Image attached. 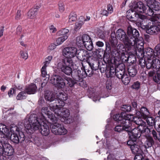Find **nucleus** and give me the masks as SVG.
I'll return each instance as SVG.
<instances>
[{
	"instance_id": "f257e3e1",
	"label": "nucleus",
	"mask_w": 160,
	"mask_h": 160,
	"mask_svg": "<svg viewBox=\"0 0 160 160\" xmlns=\"http://www.w3.org/2000/svg\"><path fill=\"white\" fill-rule=\"evenodd\" d=\"M77 49L74 47H67L62 50V54L65 57L58 62L55 67L59 71L70 75L72 72L73 62L72 58L77 55Z\"/></svg>"
},
{
	"instance_id": "f03ea898",
	"label": "nucleus",
	"mask_w": 160,
	"mask_h": 160,
	"mask_svg": "<svg viewBox=\"0 0 160 160\" xmlns=\"http://www.w3.org/2000/svg\"><path fill=\"white\" fill-rule=\"evenodd\" d=\"M137 47H135V51L133 49L129 50L125 48L123 44H119L117 46V49L112 50V56L115 61H121L123 62L132 64L136 61V56L133 54H136V51L138 50Z\"/></svg>"
},
{
	"instance_id": "7ed1b4c3",
	"label": "nucleus",
	"mask_w": 160,
	"mask_h": 160,
	"mask_svg": "<svg viewBox=\"0 0 160 160\" xmlns=\"http://www.w3.org/2000/svg\"><path fill=\"white\" fill-rule=\"evenodd\" d=\"M37 115L35 114L31 115L28 119H25L24 121V127L28 131L31 133L33 131L39 130L43 136H47L50 133L48 126L45 122L36 119Z\"/></svg>"
},
{
	"instance_id": "20e7f679",
	"label": "nucleus",
	"mask_w": 160,
	"mask_h": 160,
	"mask_svg": "<svg viewBox=\"0 0 160 160\" xmlns=\"http://www.w3.org/2000/svg\"><path fill=\"white\" fill-rule=\"evenodd\" d=\"M136 51L137 57L139 59V63L143 67L145 66L149 68L151 66L149 62L155 58L153 50L150 48L143 49L144 43L142 41H139Z\"/></svg>"
},
{
	"instance_id": "39448f33",
	"label": "nucleus",
	"mask_w": 160,
	"mask_h": 160,
	"mask_svg": "<svg viewBox=\"0 0 160 160\" xmlns=\"http://www.w3.org/2000/svg\"><path fill=\"white\" fill-rule=\"evenodd\" d=\"M131 128V129L127 131L129 132L130 139L133 141H136L137 138H139L141 133H145L147 135L150 132L145 122L140 118H133V116Z\"/></svg>"
},
{
	"instance_id": "423d86ee",
	"label": "nucleus",
	"mask_w": 160,
	"mask_h": 160,
	"mask_svg": "<svg viewBox=\"0 0 160 160\" xmlns=\"http://www.w3.org/2000/svg\"><path fill=\"white\" fill-rule=\"evenodd\" d=\"M113 119L117 121L118 125L114 128V130L118 132H120L124 130L127 131L131 129L132 121L133 120V116L127 115L124 112L120 114H117L113 117Z\"/></svg>"
},
{
	"instance_id": "0eeeda50",
	"label": "nucleus",
	"mask_w": 160,
	"mask_h": 160,
	"mask_svg": "<svg viewBox=\"0 0 160 160\" xmlns=\"http://www.w3.org/2000/svg\"><path fill=\"white\" fill-rule=\"evenodd\" d=\"M116 36L120 41L123 42L125 45L124 48H126L128 50H130V48H129V42L128 40V36L122 29H119L117 31L116 35L115 32L112 33L111 34L109 41L112 47V51L114 49H117V46H116L117 45L118 41L116 37Z\"/></svg>"
},
{
	"instance_id": "6e6552de",
	"label": "nucleus",
	"mask_w": 160,
	"mask_h": 160,
	"mask_svg": "<svg viewBox=\"0 0 160 160\" xmlns=\"http://www.w3.org/2000/svg\"><path fill=\"white\" fill-rule=\"evenodd\" d=\"M140 27L145 30L147 33L151 35H156L160 32V23L155 22L151 18L148 19L147 17L141 22Z\"/></svg>"
},
{
	"instance_id": "1a4fd4ad",
	"label": "nucleus",
	"mask_w": 160,
	"mask_h": 160,
	"mask_svg": "<svg viewBox=\"0 0 160 160\" xmlns=\"http://www.w3.org/2000/svg\"><path fill=\"white\" fill-rule=\"evenodd\" d=\"M50 107L51 109L53 110V112L55 116L57 118V119H59L65 123H70L72 122L70 118H68L70 114L68 109L66 108L62 109V107H59V106L54 108L50 106Z\"/></svg>"
},
{
	"instance_id": "9d476101",
	"label": "nucleus",
	"mask_w": 160,
	"mask_h": 160,
	"mask_svg": "<svg viewBox=\"0 0 160 160\" xmlns=\"http://www.w3.org/2000/svg\"><path fill=\"white\" fill-rule=\"evenodd\" d=\"M127 33L130 50L133 49L135 51L136 50L135 47L138 46V42L140 41H143L142 40H138V38L139 36L138 31L136 29L133 28L131 26L128 27Z\"/></svg>"
},
{
	"instance_id": "9b49d317",
	"label": "nucleus",
	"mask_w": 160,
	"mask_h": 160,
	"mask_svg": "<svg viewBox=\"0 0 160 160\" xmlns=\"http://www.w3.org/2000/svg\"><path fill=\"white\" fill-rule=\"evenodd\" d=\"M9 139L4 138L0 140V159L2 158L5 160L6 157L4 156H11L14 153V150L12 146L9 143Z\"/></svg>"
},
{
	"instance_id": "f8f14e48",
	"label": "nucleus",
	"mask_w": 160,
	"mask_h": 160,
	"mask_svg": "<svg viewBox=\"0 0 160 160\" xmlns=\"http://www.w3.org/2000/svg\"><path fill=\"white\" fill-rule=\"evenodd\" d=\"M131 8L137 13H144L148 16H151L153 15V11L152 10L148 9L142 2H134L131 6Z\"/></svg>"
},
{
	"instance_id": "ddd939ff",
	"label": "nucleus",
	"mask_w": 160,
	"mask_h": 160,
	"mask_svg": "<svg viewBox=\"0 0 160 160\" xmlns=\"http://www.w3.org/2000/svg\"><path fill=\"white\" fill-rule=\"evenodd\" d=\"M54 105V103L53 104L51 103L49 107H42L41 109V114L40 116H39L38 118L37 116L36 119L41 120L42 122H44L46 121V117H47L50 119L51 121L53 120L54 122H56V117L55 116V114L54 115L52 114V112L50 110H51L52 111H53V110L50 108V106L51 105Z\"/></svg>"
},
{
	"instance_id": "4468645a",
	"label": "nucleus",
	"mask_w": 160,
	"mask_h": 160,
	"mask_svg": "<svg viewBox=\"0 0 160 160\" xmlns=\"http://www.w3.org/2000/svg\"><path fill=\"white\" fill-rule=\"evenodd\" d=\"M66 77H63L58 75H52L50 79V82L59 89H64L66 87Z\"/></svg>"
},
{
	"instance_id": "2eb2a0df",
	"label": "nucleus",
	"mask_w": 160,
	"mask_h": 160,
	"mask_svg": "<svg viewBox=\"0 0 160 160\" xmlns=\"http://www.w3.org/2000/svg\"><path fill=\"white\" fill-rule=\"evenodd\" d=\"M126 14L127 18L130 21L136 22L138 20L139 22L137 23H139L138 25L139 26L141 22L145 19L147 17L141 13H137L131 8L127 11Z\"/></svg>"
},
{
	"instance_id": "dca6fc26",
	"label": "nucleus",
	"mask_w": 160,
	"mask_h": 160,
	"mask_svg": "<svg viewBox=\"0 0 160 160\" xmlns=\"http://www.w3.org/2000/svg\"><path fill=\"white\" fill-rule=\"evenodd\" d=\"M68 98L67 94L63 92H61L58 94L56 97V99L55 100V102H54V105H51L52 107H57L59 106V107H63L65 105L64 101L66 100Z\"/></svg>"
},
{
	"instance_id": "f3484780",
	"label": "nucleus",
	"mask_w": 160,
	"mask_h": 160,
	"mask_svg": "<svg viewBox=\"0 0 160 160\" xmlns=\"http://www.w3.org/2000/svg\"><path fill=\"white\" fill-rule=\"evenodd\" d=\"M10 136L11 141L13 143L18 144L19 143H22L25 140V136L23 132H20L19 134L17 133H11Z\"/></svg>"
},
{
	"instance_id": "a211bd4d",
	"label": "nucleus",
	"mask_w": 160,
	"mask_h": 160,
	"mask_svg": "<svg viewBox=\"0 0 160 160\" xmlns=\"http://www.w3.org/2000/svg\"><path fill=\"white\" fill-rule=\"evenodd\" d=\"M90 73L88 74L90 76ZM88 74L85 70H77L75 71L73 73V78L76 81L82 82V79L86 78Z\"/></svg>"
},
{
	"instance_id": "6ab92c4d",
	"label": "nucleus",
	"mask_w": 160,
	"mask_h": 160,
	"mask_svg": "<svg viewBox=\"0 0 160 160\" xmlns=\"http://www.w3.org/2000/svg\"><path fill=\"white\" fill-rule=\"evenodd\" d=\"M136 114L137 117H134L133 118H137L141 119H146L147 117L150 116V112L148 110L146 107H143L141 108L140 111H136Z\"/></svg>"
},
{
	"instance_id": "aec40b11",
	"label": "nucleus",
	"mask_w": 160,
	"mask_h": 160,
	"mask_svg": "<svg viewBox=\"0 0 160 160\" xmlns=\"http://www.w3.org/2000/svg\"><path fill=\"white\" fill-rule=\"evenodd\" d=\"M0 140L4 138L9 139V130L6 126L2 123L0 124Z\"/></svg>"
},
{
	"instance_id": "412c9836",
	"label": "nucleus",
	"mask_w": 160,
	"mask_h": 160,
	"mask_svg": "<svg viewBox=\"0 0 160 160\" xmlns=\"http://www.w3.org/2000/svg\"><path fill=\"white\" fill-rule=\"evenodd\" d=\"M147 8L148 9L154 10L155 11L160 10V3L155 0H152L146 2Z\"/></svg>"
},
{
	"instance_id": "4be33fe9",
	"label": "nucleus",
	"mask_w": 160,
	"mask_h": 160,
	"mask_svg": "<svg viewBox=\"0 0 160 160\" xmlns=\"http://www.w3.org/2000/svg\"><path fill=\"white\" fill-rule=\"evenodd\" d=\"M149 62H150L149 63L151 65V67L148 68V67H146L147 69H152L154 71L160 69V61L159 59L155 58L154 59H152V61H150Z\"/></svg>"
},
{
	"instance_id": "5701e85b",
	"label": "nucleus",
	"mask_w": 160,
	"mask_h": 160,
	"mask_svg": "<svg viewBox=\"0 0 160 160\" xmlns=\"http://www.w3.org/2000/svg\"><path fill=\"white\" fill-rule=\"evenodd\" d=\"M56 97L55 94L51 91H47L45 93L44 98L45 100L50 102L54 101V102H55Z\"/></svg>"
},
{
	"instance_id": "b1692460",
	"label": "nucleus",
	"mask_w": 160,
	"mask_h": 160,
	"mask_svg": "<svg viewBox=\"0 0 160 160\" xmlns=\"http://www.w3.org/2000/svg\"><path fill=\"white\" fill-rule=\"evenodd\" d=\"M87 55L88 52L82 49L77 50V57L80 61H83L85 60L87 57Z\"/></svg>"
},
{
	"instance_id": "393cba45",
	"label": "nucleus",
	"mask_w": 160,
	"mask_h": 160,
	"mask_svg": "<svg viewBox=\"0 0 160 160\" xmlns=\"http://www.w3.org/2000/svg\"><path fill=\"white\" fill-rule=\"evenodd\" d=\"M42 76L43 78H46L44 79V81L42 83L41 87H44L48 82L49 76L48 74H47L46 71V67L43 66L41 70Z\"/></svg>"
},
{
	"instance_id": "a878e982",
	"label": "nucleus",
	"mask_w": 160,
	"mask_h": 160,
	"mask_svg": "<svg viewBox=\"0 0 160 160\" xmlns=\"http://www.w3.org/2000/svg\"><path fill=\"white\" fill-rule=\"evenodd\" d=\"M22 128H23V126L20 127L19 125L17 126L15 124H12L10 127V132L12 134L14 133L19 134L20 132H22Z\"/></svg>"
},
{
	"instance_id": "bb28decb",
	"label": "nucleus",
	"mask_w": 160,
	"mask_h": 160,
	"mask_svg": "<svg viewBox=\"0 0 160 160\" xmlns=\"http://www.w3.org/2000/svg\"><path fill=\"white\" fill-rule=\"evenodd\" d=\"M37 89L36 85L32 83L26 87L25 91L28 94H33L36 92Z\"/></svg>"
},
{
	"instance_id": "cd10ccee",
	"label": "nucleus",
	"mask_w": 160,
	"mask_h": 160,
	"mask_svg": "<svg viewBox=\"0 0 160 160\" xmlns=\"http://www.w3.org/2000/svg\"><path fill=\"white\" fill-rule=\"evenodd\" d=\"M38 8L39 7H36V8L30 10L27 13L28 18L30 19L35 18L38 14Z\"/></svg>"
},
{
	"instance_id": "c85d7f7f",
	"label": "nucleus",
	"mask_w": 160,
	"mask_h": 160,
	"mask_svg": "<svg viewBox=\"0 0 160 160\" xmlns=\"http://www.w3.org/2000/svg\"><path fill=\"white\" fill-rule=\"evenodd\" d=\"M130 148L132 153L134 154H140L142 153L140 147L137 145L132 144Z\"/></svg>"
},
{
	"instance_id": "c756f323",
	"label": "nucleus",
	"mask_w": 160,
	"mask_h": 160,
	"mask_svg": "<svg viewBox=\"0 0 160 160\" xmlns=\"http://www.w3.org/2000/svg\"><path fill=\"white\" fill-rule=\"evenodd\" d=\"M51 121L52 122V123L50 125V128L51 129V130L52 133L55 134V133L53 132V129L54 128L56 130V131H58L59 130V128L61 126L60 124H59L58 123H57L58 121L57 118H56V121L54 122V120H51Z\"/></svg>"
},
{
	"instance_id": "7c9ffc66",
	"label": "nucleus",
	"mask_w": 160,
	"mask_h": 160,
	"mask_svg": "<svg viewBox=\"0 0 160 160\" xmlns=\"http://www.w3.org/2000/svg\"><path fill=\"white\" fill-rule=\"evenodd\" d=\"M53 132L55 133V135H64L66 134L67 132V130L65 128L61 125V126L59 128L58 131H56L55 128L53 129Z\"/></svg>"
},
{
	"instance_id": "2f4dec72",
	"label": "nucleus",
	"mask_w": 160,
	"mask_h": 160,
	"mask_svg": "<svg viewBox=\"0 0 160 160\" xmlns=\"http://www.w3.org/2000/svg\"><path fill=\"white\" fill-rule=\"evenodd\" d=\"M154 143L153 138L151 137L147 138L144 143V146L146 148L151 147Z\"/></svg>"
},
{
	"instance_id": "473e14b6",
	"label": "nucleus",
	"mask_w": 160,
	"mask_h": 160,
	"mask_svg": "<svg viewBox=\"0 0 160 160\" xmlns=\"http://www.w3.org/2000/svg\"><path fill=\"white\" fill-rule=\"evenodd\" d=\"M68 38V35L62 36L58 38L56 40V43L57 45H60L62 44Z\"/></svg>"
},
{
	"instance_id": "72a5a7b5",
	"label": "nucleus",
	"mask_w": 160,
	"mask_h": 160,
	"mask_svg": "<svg viewBox=\"0 0 160 160\" xmlns=\"http://www.w3.org/2000/svg\"><path fill=\"white\" fill-rule=\"evenodd\" d=\"M77 15L74 12H71L69 16L68 22L70 24H71L72 22H75L77 19Z\"/></svg>"
},
{
	"instance_id": "f704fd0d",
	"label": "nucleus",
	"mask_w": 160,
	"mask_h": 160,
	"mask_svg": "<svg viewBox=\"0 0 160 160\" xmlns=\"http://www.w3.org/2000/svg\"><path fill=\"white\" fill-rule=\"evenodd\" d=\"M128 71L129 76L132 77H134L137 72L136 69L134 67L131 66L128 68Z\"/></svg>"
},
{
	"instance_id": "c9c22d12",
	"label": "nucleus",
	"mask_w": 160,
	"mask_h": 160,
	"mask_svg": "<svg viewBox=\"0 0 160 160\" xmlns=\"http://www.w3.org/2000/svg\"><path fill=\"white\" fill-rule=\"evenodd\" d=\"M66 83L70 87H73L76 83V82L73 80L71 78L66 77Z\"/></svg>"
},
{
	"instance_id": "e433bc0d",
	"label": "nucleus",
	"mask_w": 160,
	"mask_h": 160,
	"mask_svg": "<svg viewBox=\"0 0 160 160\" xmlns=\"http://www.w3.org/2000/svg\"><path fill=\"white\" fill-rule=\"evenodd\" d=\"M69 32V31L68 29L62 28L58 31L57 32V34L59 36H64L68 35Z\"/></svg>"
},
{
	"instance_id": "4c0bfd02",
	"label": "nucleus",
	"mask_w": 160,
	"mask_h": 160,
	"mask_svg": "<svg viewBox=\"0 0 160 160\" xmlns=\"http://www.w3.org/2000/svg\"><path fill=\"white\" fill-rule=\"evenodd\" d=\"M122 82L125 85H128L130 81V78L127 74L125 73L121 79Z\"/></svg>"
},
{
	"instance_id": "58836bf2",
	"label": "nucleus",
	"mask_w": 160,
	"mask_h": 160,
	"mask_svg": "<svg viewBox=\"0 0 160 160\" xmlns=\"http://www.w3.org/2000/svg\"><path fill=\"white\" fill-rule=\"evenodd\" d=\"M76 44L78 47H82L84 45V43L81 36H78L76 38Z\"/></svg>"
},
{
	"instance_id": "ea45409f",
	"label": "nucleus",
	"mask_w": 160,
	"mask_h": 160,
	"mask_svg": "<svg viewBox=\"0 0 160 160\" xmlns=\"http://www.w3.org/2000/svg\"><path fill=\"white\" fill-rule=\"evenodd\" d=\"M116 70V69L113 67H111L109 72H107V76L108 78L112 77L114 75H115Z\"/></svg>"
},
{
	"instance_id": "a19ab883",
	"label": "nucleus",
	"mask_w": 160,
	"mask_h": 160,
	"mask_svg": "<svg viewBox=\"0 0 160 160\" xmlns=\"http://www.w3.org/2000/svg\"><path fill=\"white\" fill-rule=\"evenodd\" d=\"M89 65L92 70H96L99 67V62H95L94 63L89 62Z\"/></svg>"
},
{
	"instance_id": "79ce46f5",
	"label": "nucleus",
	"mask_w": 160,
	"mask_h": 160,
	"mask_svg": "<svg viewBox=\"0 0 160 160\" xmlns=\"http://www.w3.org/2000/svg\"><path fill=\"white\" fill-rule=\"evenodd\" d=\"M83 46H84L88 50L90 51L92 50L93 47V44L92 40L90 41L86 42L84 44Z\"/></svg>"
},
{
	"instance_id": "37998d69",
	"label": "nucleus",
	"mask_w": 160,
	"mask_h": 160,
	"mask_svg": "<svg viewBox=\"0 0 160 160\" xmlns=\"http://www.w3.org/2000/svg\"><path fill=\"white\" fill-rule=\"evenodd\" d=\"M146 119V122L148 125L152 126L155 124V120L153 118L149 116L147 117Z\"/></svg>"
},
{
	"instance_id": "c03bdc74",
	"label": "nucleus",
	"mask_w": 160,
	"mask_h": 160,
	"mask_svg": "<svg viewBox=\"0 0 160 160\" xmlns=\"http://www.w3.org/2000/svg\"><path fill=\"white\" fill-rule=\"evenodd\" d=\"M84 22L82 21H79L75 23L74 27V30L75 31H78L80 29L82 25L83 24Z\"/></svg>"
},
{
	"instance_id": "a18cd8bd",
	"label": "nucleus",
	"mask_w": 160,
	"mask_h": 160,
	"mask_svg": "<svg viewBox=\"0 0 160 160\" xmlns=\"http://www.w3.org/2000/svg\"><path fill=\"white\" fill-rule=\"evenodd\" d=\"M26 97V94L24 92H21L18 94L17 99L18 100L25 99Z\"/></svg>"
},
{
	"instance_id": "49530a36",
	"label": "nucleus",
	"mask_w": 160,
	"mask_h": 160,
	"mask_svg": "<svg viewBox=\"0 0 160 160\" xmlns=\"http://www.w3.org/2000/svg\"><path fill=\"white\" fill-rule=\"evenodd\" d=\"M131 107L130 106L128 105H125L122 106V107L121 110L123 112H124L125 113V112H129L131 110ZM125 113L127 115V114ZM128 114H127L128 115Z\"/></svg>"
},
{
	"instance_id": "de8ad7c7",
	"label": "nucleus",
	"mask_w": 160,
	"mask_h": 160,
	"mask_svg": "<svg viewBox=\"0 0 160 160\" xmlns=\"http://www.w3.org/2000/svg\"><path fill=\"white\" fill-rule=\"evenodd\" d=\"M125 73L124 72V70H120L115 73V75L116 77L119 79H121L123 75Z\"/></svg>"
},
{
	"instance_id": "09e8293b",
	"label": "nucleus",
	"mask_w": 160,
	"mask_h": 160,
	"mask_svg": "<svg viewBox=\"0 0 160 160\" xmlns=\"http://www.w3.org/2000/svg\"><path fill=\"white\" fill-rule=\"evenodd\" d=\"M34 142L35 144L39 146L41 145L42 142V139L41 138L35 137L34 138Z\"/></svg>"
},
{
	"instance_id": "8fccbe9b",
	"label": "nucleus",
	"mask_w": 160,
	"mask_h": 160,
	"mask_svg": "<svg viewBox=\"0 0 160 160\" xmlns=\"http://www.w3.org/2000/svg\"><path fill=\"white\" fill-rule=\"evenodd\" d=\"M52 56H49L45 59V61L43 63V66L47 67L50 63L52 59Z\"/></svg>"
},
{
	"instance_id": "3c124183",
	"label": "nucleus",
	"mask_w": 160,
	"mask_h": 160,
	"mask_svg": "<svg viewBox=\"0 0 160 160\" xmlns=\"http://www.w3.org/2000/svg\"><path fill=\"white\" fill-rule=\"evenodd\" d=\"M152 17L150 18L152 20L155 21V22L160 23V14H154Z\"/></svg>"
},
{
	"instance_id": "603ef678",
	"label": "nucleus",
	"mask_w": 160,
	"mask_h": 160,
	"mask_svg": "<svg viewBox=\"0 0 160 160\" xmlns=\"http://www.w3.org/2000/svg\"><path fill=\"white\" fill-rule=\"evenodd\" d=\"M81 37L82 38L84 44L86 42L90 41L92 40L90 37L87 34H83Z\"/></svg>"
},
{
	"instance_id": "864d4df0",
	"label": "nucleus",
	"mask_w": 160,
	"mask_h": 160,
	"mask_svg": "<svg viewBox=\"0 0 160 160\" xmlns=\"http://www.w3.org/2000/svg\"><path fill=\"white\" fill-rule=\"evenodd\" d=\"M99 94L96 93L93 94L92 96V100L95 102L99 101L100 100V97L99 96Z\"/></svg>"
},
{
	"instance_id": "5fc2aeb1",
	"label": "nucleus",
	"mask_w": 160,
	"mask_h": 160,
	"mask_svg": "<svg viewBox=\"0 0 160 160\" xmlns=\"http://www.w3.org/2000/svg\"><path fill=\"white\" fill-rule=\"evenodd\" d=\"M140 83L138 81L134 82L132 86V88L136 90L139 89L140 87Z\"/></svg>"
},
{
	"instance_id": "6e6d98bb",
	"label": "nucleus",
	"mask_w": 160,
	"mask_h": 160,
	"mask_svg": "<svg viewBox=\"0 0 160 160\" xmlns=\"http://www.w3.org/2000/svg\"><path fill=\"white\" fill-rule=\"evenodd\" d=\"M21 56L23 59H26L28 58V53L27 51L24 52L22 51L20 52Z\"/></svg>"
},
{
	"instance_id": "4d7b16f0",
	"label": "nucleus",
	"mask_w": 160,
	"mask_h": 160,
	"mask_svg": "<svg viewBox=\"0 0 160 160\" xmlns=\"http://www.w3.org/2000/svg\"><path fill=\"white\" fill-rule=\"evenodd\" d=\"M106 52L108 54L111 52V48L110 44L108 43H106Z\"/></svg>"
},
{
	"instance_id": "13d9d810",
	"label": "nucleus",
	"mask_w": 160,
	"mask_h": 160,
	"mask_svg": "<svg viewBox=\"0 0 160 160\" xmlns=\"http://www.w3.org/2000/svg\"><path fill=\"white\" fill-rule=\"evenodd\" d=\"M154 54H155V57L160 54V48L159 45H157L155 47Z\"/></svg>"
},
{
	"instance_id": "bf43d9fd",
	"label": "nucleus",
	"mask_w": 160,
	"mask_h": 160,
	"mask_svg": "<svg viewBox=\"0 0 160 160\" xmlns=\"http://www.w3.org/2000/svg\"><path fill=\"white\" fill-rule=\"evenodd\" d=\"M107 8V11L109 14H111L113 12V7L111 4H109L108 5Z\"/></svg>"
},
{
	"instance_id": "052dcab7",
	"label": "nucleus",
	"mask_w": 160,
	"mask_h": 160,
	"mask_svg": "<svg viewBox=\"0 0 160 160\" xmlns=\"http://www.w3.org/2000/svg\"><path fill=\"white\" fill-rule=\"evenodd\" d=\"M98 36L100 38L102 39H104L105 37L104 32L102 31H99L98 34Z\"/></svg>"
},
{
	"instance_id": "680f3d73",
	"label": "nucleus",
	"mask_w": 160,
	"mask_h": 160,
	"mask_svg": "<svg viewBox=\"0 0 160 160\" xmlns=\"http://www.w3.org/2000/svg\"><path fill=\"white\" fill-rule=\"evenodd\" d=\"M134 160H144V158L142 154H136L134 158Z\"/></svg>"
},
{
	"instance_id": "e2e57ef3",
	"label": "nucleus",
	"mask_w": 160,
	"mask_h": 160,
	"mask_svg": "<svg viewBox=\"0 0 160 160\" xmlns=\"http://www.w3.org/2000/svg\"><path fill=\"white\" fill-rule=\"evenodd\" d=\"M22 32L23 31L22 30L21 26H18L16 29V34L20 36Z\"/></svg>"
},
{
	"instance_id": "0e129e2a",
	"label": "nucleus",
	"mask_w": 160,
	"mask_h": 160,
	"mask_svg": "<svg viewBox=\"0 0 160 160\" xmlns=\"http://www.w3.org/2000/svg\"><path fill=\"white\" fill-rule=\"evenodd\" d=\"M106 88L108 90H110L112 88V82L110 81H107L106 82Z\"/></svg>"
},
{
	"instance_id": "69168bd1",
	"label": "nucleus",
	"mask_w": 160,
	"mask_h": 160,
	"mask_svg": "<svg viewBox=\"0 0 160 160\" xmlns=\"http://www.w3.org/2000/svg\"><path fill=\"white\" fill-rule=\"evenodd\" d=\"M28 33L27 32L26 30H23V32L20 35V38L21 39H22L23 38H27L28 37Z\"/></svg>"
},
{
	"instance_id": "338daca9",
	"label": "nucleus",
	"mask_w": 160,
	"mask_h": 160,
	"mask_svg": "<svg viewBox=\"0 0 160 160\" xmlns=\"http://www.w3.org/2000/svg\"><path fill=\"white\" fill-rule=\"evenodd\" d=\"M49 28L50 30V32L52 33H55L57 31L56 28L53 25H51L49 26Z\"/></svg>"
},
{
	"instance_id": "774afa93",
	"label": "nucleus",
	"mask_w": 160,
	"mask_h": 160,
	"mask_svg": "<svg viewBox=\"0 0 160 160\" xmlns=\"http://www.w3.org/2000/svg\"><path fill=\"white\" fill-rule=\"evenodd\" d=\"M21 11L20 10H18L17 11L16 16H15V19L17 20H19L21 18Z\"/></svg>"
}]
</instances>
